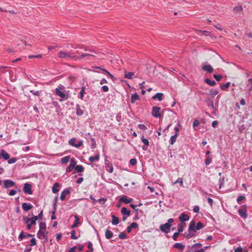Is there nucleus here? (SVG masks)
I'll list each match as a JSON object with an SVG mask.
<instances>
[{
  "mask_svg": "<svg viewBox=\"0 0 252 252\" xmlns=\"http://www.w3.org/2000/svg\"><path fill=\"white\" fill-rule=\"evenodd\" d=\"M204 226V225L201 222H198L196 226H195V221L194 220H192L189 223L188 231L189 232L191 231L196 232L197 230H199L203 228Z\"/></svg>",
  "mask_w": 252,
  "mask_h": 252,
  "instance_id": "obj_1",
  "label": "nucleus"
},
{
  "mask_svg": "<svg viewBox=\"0 0 252 252\" xmlns=\"http://www.w3.org/2000/svg\"><path fill=\"white\" fill-rule=\"evenodd\" d=\"M58 57L61 59L67 58L69 60H75L76 55H73L69 52L61 51L58 53Z\"/></svg>",
  "mask_w": 252,
  "mask_h": 252,
  "instance_id": "obj_2",
  "label": "nucleus"
},
{
  "mask_svg": "<svg viewBox=\"0 0 252 252\" xmlns=\"http://www.w3.org/2000/svg\"><path fill=\"white\" fill-rule=\"evenodd\" d=\"M65 87L60 85L58 88L55 90L56 94L61 97L64 98L65 97V94L64 93Z\"/></svg>",
  "mask_w": 252,
  "mask_h": 252,
  "instance_id": "obj_3",
  "label": "nucleus"
},
{
  "mask_svg": "<svg viewBox=\"0 0 252 252\" xmlns=\"http://www.w3.org/2000/svg\"><path fill=\"white\" fill-rule=\"evenodd\" d=\"M38 220V217L36 216H34L32 218H28L27 217H24V220L25 223L29 222L32 225L36 223V221Z\"/></svg>",
  "mask_w": 252,
  "mask_h": 252,
  "instance_id": "obj_4",
  "label": "nucleus"
},
{
  "mask_svg": "<svg viewBox=\"0 0 252 252\" xmlns=\"http://www.w3.org/2000/svg\"><path fill=\"white\" fill-rule=\"evenodd\" d=\"M48 232L47 231H45V230H39L37 233V237L39 238V239H44L45 240V241L47 242V235L48 234Z\"/></svg>",
  "mask_w": 252,
  "mask_h": 252,
  "instance_id": "obj_5",
  "label": "nucleus"
},
{
  "mask_svg": "<svg viewBox=\"0 0 252 252\" xmlns=\"http://www.w3.org/2000/svg\"><path fill=\"white\" fill-rule=\"evenodd\" d=\"M171 226V224H169V223H165L164 224L160 225L159 228L161 231L167 233L169 232Z\"/></svg>",
  "mask_w": 252,
  "mask_h": 252,
  "instance_id": "obj_6",
  "label": "nucleus"
},
{
  "mask_svg": "<svg viewBox=\"0 0 252 252\" xmlns=\"http://www.w3.org/2000/svg\"><path fill=\"white\" fill-rule=\"evenodd\" d=\"M23 190L25 193L32 194V185L28 183L24 184Z\"/></svg>",
  "mask_w": 252,
  "mask_h": 252,
  "instance_id": "obj_7",
  "label": "nucleus"
},
{
  "mask_svg": "<svg viewBox=\"0 0 252 252\" xmlns=\"http://www.w3.org/2000/svg\"><path fill=\"white\" fill-rule=\"evenodd\" d=\"M160 108L157 106H154L153 108L152 114V115L156 118H159L160 117Z\"/></svg>",
  "mask_w": 252,
  "mask_h": 252,
  "instance_id": "obj_8",
  "label": "nucleus"
},
{
  "mask_svg": "<svg viewBox=\"0 0 252 252\" xmlns=\"http://www.w3.org/2000/svg\"><path fill=\"white\" fill-rule=\"evenodd\" d=\"M76 164V162L74 159H71L70 160V164L66 167V172H70L75 168Z\"/></svg>",
  "mask_w": 252,
  "mask_h": 252,
  "instance_id": "obj_9",
  "label": "nucleus"
},
{
  "mask_svg": "<svg viewBox=\"0 0 252 252\" xmlns=\"http://www.w3.org/2000/svg\"><path fill=\"white\" fill-rule=\"evenodd\" d=\"M75 139H71L69 140V143L71 146L75 147L76 148H79L80 147L83 145V141L82 140L79 141L77 144H75Z\"/></svg>",
  "mask_w": 252,
  "mask_h": 252,
  "instance_id": "obj_10",
  "label": "nucleus"
},
{
  "mask_svg": "<svg viewBox=\"0 0 252 252\" xmlns=\"http://www.w3.org/2000/svg\"><path fill=\"white\" fill-rule=\"evenodd\" d=\"M203 70L206 71L207 73H211L213 72L214 69L212 66L210 64H203L202 66Z\"/></svg>",
  "mask_w": 252,
  "mask_h": 252,
  "instance_id": "obj_11",
  "label": "nucleus"
},
{
  "mask_svg": "<svg viewBox=\"0 0 252 252\" xmlns=\"http://www.w3.org/2000/svg\"><path fill=\"white\" fill-rule=\"evenodd\" d=\"M15 185V182L10 180H6L4 181V187L6 189L13 187Z\"/></svg>",
  "mask_w": 252,
  "mask_h": 252,
  "instance_id": "obj_12",
  "label": "nucleus"
},
{
  "mask_svg": "<svg viewBox=\"0 0 252 252\" xmlns=\"http://www.w3.org/2000/svg\"><path fill=\"white\" fill-rule=\"evenodd\" d=\"M69 193H70V190L68 189H64V190H63L62 192L61 196H60V199L62 201H63L65 199L66 195L69 194Z\"/></svg>",
  "mask_w": 252,
  "mask_h": 252,
  "instance_id": "obj_13",
  "label": "nucleus"
},
{
  "mask_svg": "<svg viewBox=\"0 0 252 252\" xmlns=\"http://www.w3.org/2000/svg\"><path fill=\"white\" fill-rule=\"evenodd\" d=\"M133 201V199H128L126 196H123L119 199V202H124L125 204H129Z\"/></svg>",
  "mask_w": 252,
  "mask_h": 252,
  "instance_id": "obj_14",
  "label": "nucleus"
},
{
  "mask_svg": "<svg viewBox=\"0 0 252 252\" xmlns=\"http://www.w3.org/2000/svg\"><path fill=\"white\" fill-rule=\"evenodd\" d=\"M189 217L184 213L182 214L179 217V220L180 221L183 222L189 220Z\"/></svg>",
  "mask_w": 252,
  "mask_h": 252,
  "instance_id": "obj_15",
  "label": "nucleus"
},
{
  "mask_svg": "<svg viewBox=\"0 0 252 252\" xmlns=\"http://www.w3.org/2000/svg\"><path fill=\"white\" fill-rule=\"evenodd\" d=\"M88 56H93V57H94V54H92V53H90V54H89V53L83 54L81 56H76V58H75V60H81V59H84L86 57H88Z\"/></svg>",
  "mask_w": 252,
  "mask_h": 252,
  "instance_id": "obj_16",
  "label": "nucleus"
},
{
  "mask_svg": "<svg viewBox=\"0 0 252 252\" xmlns=\"http://www.w3.org/2000/svg\"><path fill=\"white\" fill-rule=\"evenodd\" d=\"M22 207L23 209L26 212L28 211L32 208V206L31 204L27 203H23Z\"/></svg>",
  "mask_w": 252,
  "mask_h": 252,
  "instance_id": "obj_17",
  "label": "nucleus"
},
{
  "mask_svg": "<svg viewBox=\"0 0 252 252\" xmlns=\"http://www.w3.org/2000/svg\"><path fill=\"white\" fill-rule=\"evenodd\" d=\"M238 213L240 216L244 218H246L247 217V214L246 213V209H239L238 210Z\"/></svg>",
  "mask_w": 252,
  "mask_h": 252,
  "instance_id": "obj_18",
  "label": "nucleus"
},
{
  "mask_svg": "<svg viewBox=\"0 0 252 252\" xmlns=\"http://www.w3.org/2000/svg\"><path fill=\"white\" fill-rule=\"evenodd\" d=\"M105 168L106 170L109 173L113 172V167L112 164L110 163L109 162L108 163H105Z\"/></svg>",
  "mask_w": 252,
  "mask_h": 252,
  "instance_id": "obj_19",
  "label": "nucleus"
},
{
  "mask_svg": "<svg viewBox=\"0 0 252 252\" xmlns=\"http://www.w3.org/2000/svg\"><path fill=\"white\" fill-rule=\"evenodd\" d=\"M1 157L3 158L5 160H7L10 158L9 154L4 150H2L1 153L0 154V157Z\"/></svg>",
  "mask_w": 252,
  "mask_h": 252,
  "instance_id": "obj_20",
  "label": "nucleus"
},
{
  "mask_svg": "<svg viewBox=\"0 0 252 252\" xmlns=\"http://www.w3.org/2000/svg\"><path fill=\"white\" fill-rule=\"evenodd\" d=\"M60 187V184L59 183H55L54 186L52 187V192L54 193H57L59 189H58Z\"/></svg>",
  "mask_w": 252,
  "mask_h": 252,
  "instance_id": "obj_21",
  "label": "nucleus"
},
{
  "mask_svg": "<svg viewBox=\"0 0 252 252\" xmlns=\"http://www.w3.org/2000/svg\"><path fill=\"white\" fill-rule=\"evenodd\" d=\"M121 213L123 215H126L127 216H129L130 215V211L127 210L126 208L123 207L121 210Z\"/></svg>",
  "mask_w": 252,
  "mask_h": 252,
  "instance_id": "obj_22",
  "label": "nucleus"
},
{
  "mask_svg": "<svg viewBox=\"0 0 252 252\" xmlns=\"http://www.w3.org/2000/svg\"><path fill=\"white\" fill-rule=\"evenodd\" d=\"M105 237L107 239H109L113 237V234L112 232L111 231H110V230L106 229L105 231Z\"/></svg>",
  "mask_w": 252,
  "mask_h": 252,
  "instance_id": "obj_23",
  "label": "nucleus"
},
{
  "mask_svg": "<svg viewBox=\"0 0 252 252\" xmlns=\"http://www.w3.org/2000/svg\"><path fill=\"white\" fill-rule=\"evenodd\" d=\"M89 161L91 162H94L95 160H99V154H97L95 156L90 157L89 158Z\"/></svg>",
  "mask_w": 252,
  "mask_h": 252,
  "instance_id": "obj_24",
  "label": "nucleus"
},
{
  "mask_svg": "<svg viewBox=\"0 0 252 252\" xmlns=\"http://www.w3.org/2000/svg\"><path fill=\"white\" fill-rule=\"evenodd\" d=\"M162 96H163L162 93H157V94H156L155 95H154L152 97V98L153 99H156L157 98V99H158V100L159 101H161L162 99Z\"/></svg>",
  "mask_w": 252,
  "mask_h": 252,
  "instance_id": "obj_25",
  "label": "nucleus"
},
{
  "mask_svg": "<svg viewBox=\"0 0 252 252\" xmlns=\"http://www.w3.org/2000/svg\"><path fill=\"white\" fill-rule=\"evenodd\" d=\"M204 82L210 86H214L216 84V83L215 81H212L208 78L205 79L204 80Z\"/></svg>",
  "mask_w": 252,
  "mask_h": 252,
  "instance_id": "obj_26",
  "label": "nucleus"
},
{
  "mask_svg": "<svg viewBox=\"0 0 252 252\" xmlns=\"http://www.w3.org/2000/svg\"><path fill=\"white\" fill-rule=\"evenodd\" d=\"M134 73L132 72H127L125 71V77L127 79H132L133 76H134Z\"/></svg>",
  "mask_w": 252,
  "mask_h": 252,
  "instance_id": "obj_27",
  "label": "nucleus"
},
{
  "mask_svg": "<svg viewBox=\"0 0 252 252\" xmlns=\"http://www.w3.org/2000/svg\"><path fill=\"white\" fill-rule=\"evenodd\" d=\"M74 218H75V221H74L73 224H72V225L71 226V228H73L76 227L78 225V224L79 223V221L80 219H79V218L78 217V216H77L75 215V216H74Z\"/></svg>",
  "mask_w": 252,
  "mask_h": 252,
  "instance_id": "obj_28",
  "label": "nucleus"
},
{
  "mask_svg": "<svg viewBox=\"0 0 252 252\" xmlns=\"http://www.w3.org/2000/svg\"><path fill=\"white\" fill-rule=\"evenodd\" d=\"M112 223L113 225H117L119 223V219L118 217H116L115 215H112Z\"/></svg>",
  "mask_w": 252,
  "mask_h": 252,
  "instance_id": "obj_29",
  "label": "nucleus"
},
{
  "mask_svg": "<svg viewBox=\"0 0 252 252\" xmlns=\"http://www.w3.org/2000/svg\"><path fill=\"white\" fill-rule=\"evenodd\" d=\"M174 248L179 249L182 251L185 248V246L181 243H177L174 245Z\"/></svg>",
  "mask_w": 252,
  "mask_h": 252,
  "instance_id": "obj_30",
  "label": "nucleus"
},
{
  "mask_svg": "<svg viewBox=\"0 0 252 252\" xmlns=\"http://www.w3.org/2000/svg\"><path fill=\"white\" fill-rule=\"evenodd\" d=\"M76 114L78 116H81L83 114L84 112L81 109L80 106L79 104L76 105Z\"/></svg>",
  "mask_w": 252,
  "mask_h": 252,
  "instance_id": "obj_31",
  "label": "nucleus"
},
{
  "mask_svg": "<svg viewBox=\"0 0 252 252\" xmlns=\"http://www.w3.org/2000/svg\"><path fill=\"white\" fill-rule=\"evenodd\" d=\"M178 136V133H175V134L172 136L170 138V143L171 145H173L176 141V138Z\"/></svg>",
  "mask_w": 252,
  "mask_h": 252,
  "instance_id": "obj_32",
  "label": "nucleus"
},
{
  "mask_svg": "<svg viewBox=\"0 0 252 252\" xmlns=\"http://www.w3.org/2000/svg\"><path fill=\"white\" fill-rule=\"evenodd\" d=\"M138 99H139V96L137 94H134L131 95V101L132 103H134Z\"/></svg>",
  "mask_w": 252,
  "mask_h": 252,
  "instance_id": "obj_33",
  "label": "nucleus"
},
{
  "mask_svg": "<svg viewBox=\"0 0 252 252\" xmlns=\"http://www.w3.org/2000/svg\"><path fill=\"white\" fill-rule=\"evenodd\" d=\"M75 169L77 171L78 173L82 172L84 170V167L81 165H78L77 166H75Z\"/></svg>",
  "mask_w": 252,
  "mask_h": 252,
  "instance_id": "obj_34",
  "label": "nucleus"
},
{
  "mask_svg": "<svg viewBox=\"0 0 252 252\" xmlns=\"http://www.w3.org/2000/svg\"><path fill=\"white\" fill-rule=\"evenodd\" d=\"M102 70L105 72L107 74H108V75L110 77V78L113 81H115V80H116V78L112 74H111L108 71H107V70L105 69H102Z\"/></svg>",
  "mask_w": 252,
  "mask_h": 252,
  "instance_id": "obj_35",
  "label": "nucleus"
},
{
  "mask_svg": "<svg viewBox=\"0 0 252 252\" xmlns=\"http://www.w3.org/2000/svg\"><path fill=\"white\" fill-rule=\"evenodd\" d=\"M70 160V157L69 156H66L65 157H63L61 159V163L63 164L66 163L68 162Z\"/></svg>",
  "mask_w": 252,
  "mask_h": 252,
  "instance_id": "obj_36",
  "label": "nucleus"
},
{
  "mask_svg": "<svg viewBox=\"0 0 252 252\" xmlns=\"http://www.w3.org/2000/svg\"><path fill=\"white\" fill-rule=\"evenodd\" d=\"M230 83L229 82L225 84L220 86V88L222 90H226L230 86Z\"/></svg>",
  "mask_w": 252,
  "mask_h": 252,
  "instance_id": "obj_37",
  "label": "nucleus"
},
{
  "mask_svg": "<svg viewBox=\"0 0 252 252\" xmlns=\"http://www.w3.org/2000/svg\"><path fill=\"white\" fill-rule=\"evenodd\" d=\"M46 224L44 222H41L39 223V230H46Z\"/></svg>",
  "mask_w": 252,
  "mask_h": 252,
  "instance_id": "obj_38",
  "label": "nucleus"
},
{
  "mask_svg": "<svg viewBox=\"0 0 252 252\" xmlns=\"http://www.w3.org/2000/svg\"><path fill=\"white\" fill-rule=\"evenodd\" d=\"M142 205L141 203H139L137 205H134L133 204H130V206L136 212H137L138 211V209H136V207L137 206H140Z\"/></svg>",
  "mask_w": 252,
  "mask_h": 252,
  "instance_id": "obj_39",
  "label": "nucleus"
},
{
  "mask_svg": "<svg viewBox=\"0 0 252 252\" xmlns=\"http://www.w3.org/2000/svg\"><path fill=\"white\" fill-rule=\"evenodd\" d=\"M85 87H83L82 88H81V90L80 92V97L81 99H83V98L84 97V94H85Z\"/></svg>",
  "mask_w": 252,
  "mask_h": 252,
  "instance_id": "obj_40",
  "label": "nucleus"
},
{
  "mask_svg": "<svg viewBox=\"0 0 252 252\" xmlns=\"http://www.w3.org/2000/svg\"><path fill=\"white\" fill-rule=\"evenodd\" d=\"M199 32H201L203 35L207 36H211V33L210 32L207 31H200Z\"/></svg>",
  "mask_w": 252,
  "mask_h": 252,
  "instance_id": "obj_41",
  "label": "nucleus"
},
{
  "mask_svg": "<svg viewBox=\"0 0 252 252\" xmlns=\"http://www.w3.org/2000/svg\"><path fill=\"white\" fill-rule=\"evenodd\" d=\"M177 183H180V186L181 187H183V179L180 178H178L174 183V184H176Z\"/></svg>",
  "mask_w": 252,
  "mask_h": 252,
  "instance_id": "obj_42",
  "label": "nucleus"
},
{
  "mask_svg": "<svg viewBox=\"0 0 252 252\" xmlns=\"http://www.w3.org/2000/svg\"><path fill=\"white\" fill-rule=\"evenodd\" d=\"M57 200H58V196H56L54 199V200H53V207H54V209H55V210H57Z\"/></svg>",
  "mask_w": 252,
  "mask_h": 252,
  "instance_id": "obj_43",
  "label": "nucleus"
},
{
  "mask_svg": "<svg viewBox=\"0 0 252 252\" xmlns=\"http://www.w3.org/2000/svg\"><path fill=\"white\" fill-rule=\"evenodd\" d=\"M218 93H219V92L217 90H212L210 91L209 94L214 97L216 95H217Z\"/></svg>",
  "mask_w": 252,
  "mask_h": 252,
  "instance_id": "obj_44",
  "label": "nucleus"
},
{
  "mask_svg": "<svg viewBox=\"0 0 252 252\" xmlns=\"http://www.w3.org/2000/svg\"><path fill=\"white\" fill-rule=\"evenodd\" d=\"M126 234L125 232H121L120 234H119V237L121 239H125L126 238Z\"/></svg>",
  "mask_w": 252,
  "mask_h": 252,
  "instance_id": "obj_45",
  "label": "nucleus"
},
{
  "mask_svg": "<svg viewBox=\"0 0 252 252\" xmlns=\"http://www.w3.org/2000/svg\"><path fill=\"white\" fill-rule=\"evenodd\" d=\"M213 77L218 81H220L221 78H222V75H217V74H214L213 75Z\"/></svg>",
  "mask_w": 252,
  "mask_h": 252,
  "instance_id": "obj_46",
  "label": "nucleus"
},
{
  "mask_svg": "<svg viewBox=\"0 0 252 252\" xmlns=\"http://www.w3.org/2000/svg\"><path fill=\"white\" fill-rule=\"evenodd\" d=\"M75 234H76L75 230H72L71 232V239L76 240L78 238V237L77 236H76Z\"/></svg>",
  "mask_w": 252,
  "mask_h": 252,
  "instance_id": "obj_47",
  "label": "nucleus"
},
{
  "mask_svg": "<svg viewBox=\"0 0 252 252\" xmlns=\"http://www.w3.org/2000/svg\"><path fill=\"white\" fill-rule=\"evenodd\" d=\"M184 230V226L183 225L180 224L178 228V233H180L183 231Z\"/></svg>",
  "mask_w": 252,
  "mask_h": 252,
  "instance_id": "obj_48",
  "label": "nucleus"
},
{
  "mask_svg": "<svg viewBox=\"0 0 252 252\" xmlns=\"http://www.w3.org/2000/svg\"><path fill=\"white\" fill-rule=\"evenodd\" d=\"M88 248L90 250L91 252H94V249L93 247V244L91 242H89L88 244Z\"/></svg>",
  "mask_w": 252,
  "mask_h": 252,
  "instance_id": "obj_49",
  "label": "nucleus"
},
{
  "mask_svg": "<svg viewBox=\"0 0 252 252\" xmlns=\"http://www.w3.org/2000/svg\"><path fill=\"white\" fill-rule=\"evenodd\" d=\"M244 199H245V197L244 195H239L237 198V202L240 203V202Z\"/></svg>",
  "mask_w": 252,
  "mask_h": 252,
  "instance_id": "obj_50",
  "label": "nucleus"
},
{
  "mask_svg": "<svg viewBox=\"0 0 252 252\" xmlns=\"http://www.w3.org/2000/svg\"><path fill=\"white\" fill-rule=\"evenodd\" d=\"M17 160V159L15 158H11L8 160V163L9 164H11V163L15 162Z\"/></svg>",
  "mask_w": 252,
  "mask_h": 252,
  "instance_id": "obj_51",
  "label": "nucleus"
},
{
  "mask_svg": "<svg viewBox=\"0 0 252 252\" xmlns=\"http://www.w3.org/2000/svg\"><path fill=\"white\" fill-rule=\"evenodd\" d=\"M220 186L219 189H221L224 184V178L221 179L220 178L219 180Z\"/></svg>",
  "mask_w": 252,
  "mask_h": 252,
  "instance_id": "obj_52",
  "label": "nucleus"
},
{
  "mask_svg": "<svg viewBox=\"0 0 252 252\" xmlns=\"http://www.w3.org/2000/svg\"><path fill=\"white\" fill-rule=\"evenodd\" d=\"M36 240L35 238H32L31 240V244H30V246H35L36 245Z\"/></svg>",
  "mask_w": 252,
  "mask_h": 252,
  "instance_id": "obj_53",
  "label": "nucleus"
},
{
  "mask_svg": "<svg viewBox=\"0 0 252 252\" xmlns=\"http://www.w3.org/2000/svg\"><path fill=\"white\" fill-rule=\"evenodd\" d=\"M30 92L32 93L34 95L39 96L40 93L39 91H34L33 90H31Z\"/></svg>",
  "mask_w": 252,
  "mask_h": 252,
  "instance_id": "obj_54",
  "label": "nucleus"
},
{
  "mask_svg": "<svg viewBox=\"0 0 252 252\" xmlns=\"http://www.w3.org/2000/svg\"><path fill=\"white\" fill-rule=\"evenodd\" d=\"M130 163L132 165H134L136 164V159H135V158H131L130 160Z\"/></svg>",
  "mask_w": 252,
  "mask_h": 252,
  "instance_id": "obj_55",
  "label": "nucleus"
},
{
  "mask_svg": "<svg viewBox=\"0 0 252 252\" xmlns=\"http://www.w3.org/2000/svg\"><path fill=\"white\" fill-rule=\"evenodd\" d=\"M143 143L146 146H148L149 145L148 140L145 138H143Z\"/></svg>",
  "mask_w": 252,
  "mask_h": 252,
  "instance_id": "obj_56",
  "label": "nucleus"
},
{
  "mask_svg": "<svg viewBox=\"0 0 252 252\" xmlns=\"http://www.w3.org/2000/svg\"><path fill=\"white\" fill-rule=\"evenodd\" d=\"M211 162V159L210 157H208L206 159H205V164L206 165H208Z\"/></svg>",
  "mask_w": 252,
  "mask_h": 252,
  "instance_id": "obj_57",
  "label": "nucleus"
},
{
  "mask_svg": "<svg viewBox=\"0 0 252 252\" xmlns=\"http://www.w3.org/2000/svg\"><path fill=\"white\" fill-rule=\"evenodd\" d=\"M233 9L234 11H240L242 10L243 8L242 6H236Z\"/></svg>",
  "mask_w": 252,
  "mask_h": 252,
  "instance_id": "obj_58",
  "label": "nucleus"
},
{
  "mask_svg": "<svg viewBox=\"0 0 252 252\" xmlns=\"http://www.w3.org/2000/svg\"><path fill=\"white\" fill-rule=\"evenodd\" d=\"M130 226L132 228H136L138 226V225L136 222H132L130 224Z\"/></svg>",
  "mask_w": 252,
  "mask_h": 252,
  "instance_id": "obj_59",
  "label": "nucleus"
},
{
  "mask_svg": "<svg viewBox=\"0 0 252 252\" xmlns=\"http://www.w3.org/2000/svg\"><path fill=\"white\" fill-rule=\"evenodd\" d=\"M179 235V233H178V232H175L174 233V234L173 235V238L174 241L177 240V237H178Z\"/></svg>",
  "mask_w": 252,
  "mask_h": 252,
  "instance_id": "obj_60",
  "label": "nucleus"
},
{
  "mask_svg": "<svg viewBox=\"0 0 252 252\" xmlns=\"http://www.w3.org/2000/svg\"><path fill=\"white\" fill-rule=\"evenodd\" d=\"M234 252H243V249L241 247H239L235 249Z\"/></svg>",
  "mask_w": 252,
  "mask_h": 252,
  "instance_id": "obj_61",
  "label": "nucleus"
},
{
  "mask_svg": "<svg viewBox=\"0 0 252 252\" xmlns=\"http://www.w3.org/2000/svg\"><path fill=\"white\" fill-rule=\"evenodd\" d=\"M107 199L105 198H101L97 200V201L101 203L103 202V203H105Z\"/></svg>",
  "mask_w": 252,
  "mask_h": 252,
  "instance_id": "obj_62",
  "label": "nucleus"
},
{
  "mask_svg": "<svg viewBox=\"0 0 252 252\" xmlns=\"http://www.w3.org/2000/svg\"><path fill=\"white\" fill-rule=\"evenodd\" d=\"M102 90L104 92H107L109 90V88L108 86H102Z\"/></svg>",
  "mask_w": 252,
  "mask_h": 252,
  "instance_id": "obj_63",
  "label": "nucleus"
},
{
  "mask_svg": "<svg viewBox=\"0 0 252 252\" xmlns=\"http://www.w3.org/2000/svg\"><path fill=\"white\" fill-rule=\"evenodd\" d=\"M199 122L198 120H195L193 121V127H196L197 126H198L199 125Z\"/></svg>",
  "mask_w": 252,
  "mask_h": 252,
  "instance_id": "obj_64",
  "label": "nucleus"
}]
</instances>
